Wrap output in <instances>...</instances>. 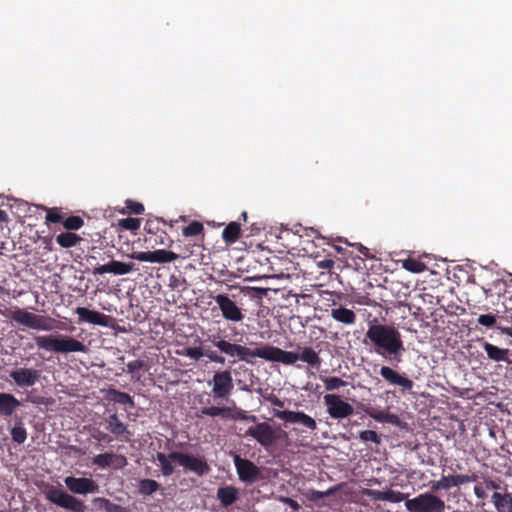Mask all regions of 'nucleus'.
<instances>
[{
	"label": "nucleus",
	"mask_w": 512,
	"mask_h": 512,
	"mask_svg": "<svg viewBox=\"0 0 512 512\" xmlns=\"http://www.w3.org/2000/svg\"><path fill=\"white\" fill-rule=\"evenodd\" d=\"M361 493L373 501L399 503L405 500V507L409 512H444L445 510V502L432 491L421 493L412 499H407L408 494L392 489L380 491L364 488Z\"/></svg>",
	"instance_id": "nucleus-1"
},
{
	"label": "nucleus",
	"mask_w": 512,
	"mask_h": 512,
	"mask_svg": "<svg viewBox=\"0 0 512 512\" xmlns=\"http://www.w3.org/2000/svg\"><path fill=\"white\" fill-rule=\"evenodd\" d=\"M367 340L373 345L377 354L389 359L392 364L397 365L402 362L405 347L401 333L394 326L385 324L369 325L364 342Z\"/></svg>",
	"instance_id": "nucleus-2"
},
{
	"label": "nucleus",
	"mask_w": 512,
	"mask_h": 512,
	"mask_svg": "<svg viewBox=\"0 0 512 512\" xmlns=\"http://www.w3.org/2000/svg\"><path fill=\"white\" fill-rule=\"evenodd\" d=\"M34 341L39 349L53 353H86L88 351L87 346L81 341L62 334H58L56 336L40 335L36 336Z\"/></svg>",
	"instance_id": "nucleus-3"
},
{
	"label": "nucleus",
	"mask_w": 512,
	"mask_h": 512,
	"mask_svg": "<svg viewBox=\"0 0 512 512\" xmlns=\"http://www.w3.org/2000/svg\"><path fill=\"white\" fill-rule=\"evenodd\" d=\"M212 345L218 349V354L228 359L230 364H234L237 361L251 363L253 358H259V347L251 349L247 346L232 343L219 336H212Z\"/></svg>",
	"instance_id": "nucleus-4"
},
{
	"label": "nucleus",
	"mask_w": 512,
	"mask_h": 512,
	"mask_svg": "<svg viewBox=\"0 0 512 512\" xmlns=\"http://www.w3.org/2000/svg\"><path fill=\"white\" fill-rule=\"evenodd\" d=\"M45 496L49 502L71 512H86V505L82 500L55 486H50Z\"/></svg>",
	"instance_id": "nucleus-5"
},
{
	"label": "nucleus",
	"mask_w": 512,
	"mask_h": 512,
	"mask_svg": "<svg viewBox=\"0 0 512 512\" xmlns=\"http://www.w3.org/2000/svg\"><path fill=\"white\" fill-rule=\"evenodd\" d=\"M170 459L199 477L208 474L211 470L209 464L203 457H195L190 454L172 451L170 452Z\"/></svg>",
	"instance_id": "nucleus-6"
},
{
	"label": "nucleus",
	"mask_w": 512,
	"mask_h": 512,
	"mask_svg": "<svg viewBox=\"0 0 512 512\" xmlns=\"http://www.w3.org/2000/svg\"><path fill=\"white\" fill-rule=\"evenodd\" d=\"M212 394L215 399L228 400L234 390V382L230 370L216 371L212 377Z\"/></svg>",
	"instance_id": "nucleus-7"
},
{
	"label": "nucleus",
	"mask_w": 512,
	"mask_h": 512,
	"mask_svg": "<svg viewBox=\"0 0 512 512\" xmlns=\"http://www.w3.org/2000/svg\"><path fill=\"white\" fill-rule=\"evenodd\" d=\"M10 318L17 323L32 329L43 331H49L52 329L50 318L28 312L21 308H16L12 312Z\"/></svg>",
	"instance_id": "nucleus-8"
},
{
	"label": "nucleus",
	"mask_w": 512,
	"mask_h": 512,
	"mask_svg": "<svg viewBox=\"0 0 512 512\" xmlns=\"http://www.w3.org/2000/svg\"><path fill=\"white\" fill-rule=\"evenodd\" d=\"M259 358L271 362H280L285 365H293L298 360V353L285 351L266 344L259 347Z\"/></svg>",
	"instance_id": "nucleus-9"
},
{
	"label": "nucleus",
	"mask_w": 512,
	"mask_h": 512,
	"mask_svg": "<svg viewBox=\"0 0 512 512\" xmlns=\"http://www.w3.org/2000/svg\"><path fill=\"white\" fill-rule=\"evenodd\" d=\"M246 435L253 437L264 448L271 447L279 439L278 433L266 422L249 427Z\"/></svg>",
	"instance_id": "nucleus-10"
},
{
	"label": "nucleus",
	"mask_w": 512,
	"mask_h": 512,
	"mask_svg": "<svg viewBox=\"0 0 512 512\" xmlns=\"http://www.w3.org/2000/svg\"><path fill=\"white\" fill-rule=\"evenodd\" d=\"M324 403L327 406V412L333 419H342L351 416L354 408L348 402L342 400L336 394H326Z\"/></svg>",
	"instance_id": "nucleus-11"
},
{
	"label": "nucleus",
	"mask_w": 512,
	"mask_h": 512,
	"mask_svg": "<svg viewBox=\"0 0 512 512\" xmlns=\"http://www.w3.org/2000/svg\"><path fill=\"white\" fill-rule=\"evenodd\" d=\"M233 462L240 481L253 483L260 477L261 471L254 462L241 458L240 455H234Z\"/></svg>",
	"instance_id": "nucleus-12"
},
{
	"label": "nucleus",
	"mask_w": 512,
	"mask_h": 512,
	"mask_svg": "<svg viewBox=\"0 0 512 512\" xmlns=\"http://www.w3.org/2000/svg\"><path fill=\"white\" fill-rule=\"evenodd\" d=\"M214 300L221 310L222 316L225 320L231 322H241L244 319V314L240 307L229 298L226 294H217Z\"/></svg>",
	"instance_id": "nucleus-13"
},
{
	"label": "nucleus",
	"mask_w": 512,
	"mask_h": 512,
	"mask_svg": "<svg viewBox=\"0 0 512 512\" xmlns=\"http://www.w3.org/2000/svg\"><path fill=\"white\" fill-rule=\"evenodd\" d=\"M273 416L287 423H298L310 431L317 429L316 421L302 411L274 410Z\"/></svg>",
	"instance_id": "nucleus-14"
},
{
	"label": "nucleus",
	"mask_w": 512,
	"mask_h": 512,
	"mask_svg": "<svg viewBox=\"0 0 512 512\" xmlns=\"http://www.w3.org/2000/svg\"><path fill=\"white\" fill-rule=\"evenodd\" d=\"M64 483L74 494L86 495L99 491V485L92 478L68 476L64 479Z\"/></svg>",
	"instance_id": "nucleus-15"
},
{
	"label": "nucleus",
	"mask_w": 512,
	"mask_h": 512,
	"mask_svg": "<svg viewBox=\"0 0 512 512\" xmlns=\"http://www.w3.org/2000/svg\"><path fill=\"white\" fill-rule=\"evenodd\" d=\"M130 258L142 261V262H151V263H169L177 260L179 255L164 249H159L155 251H139L132 252L129 255Z\"/></svg>",
	"instance_id": "nucleus-16"
},
{
	"label": "nucleus",
	"mask_w": 512,
	"mask_h": 512,
	"mask_svg": "<svg viewBox=\"0 0 512 512\" xmlns=\"http://www.w3.org/2000/svg\"><path fill=\"white\" fill-rule=\"evenodd\" d=\"M75 313L78 315V324L89 323L93 325L108 327L112 318L96 310H90L86 307H77Z\"/></svg>",
	"instance_id": "nucleus-17"
},
{
	"label": "nucleus",
	"mask_w": 512,
	"mask_h": 512,
	"mask_svg": "<svg viewBox=\"0 0 512 512\" xmlns=\"http://www.w3.org/2000/svg\"><path fill=\"white\" fill-rule=\"evenodd\" d=\"M201 415L209 417H221L222 419H246L242 410H235L229 406H208L200 409Z\"/></svg>",
	"instance_id": "nucleus-18"
},
{
	"label": "nucleus",
	"mask_w": 512,
	"mask_h": 512,
	"mask_svg": "<svg viewBox=\"0 0 512 512\" xmlns=\"http://www.w3.org/2000/svg\"><path fill=\"white\" fill-rule=\"evenodd\" d=\"M41 372L33 368H20L10 372V377L19 387H31L39 380Z\"/></svg>",
	"instance_id": "nucleus-19"
},
{
	"label": "nucleus",
	"mask_w": 512,
	"mask_h": 512,
	"mask_svg": "<svg viewBox=\"0 0 512 512\" xmlns=\"http://www.w3.org/2000/svg\"><path fill=\"white\" fill-rule=\"evenodd\" d=\"M134 263L121 262L112 260L107 264L99 265L93 269L94 275H102L105 273H113L115 275H125L134 270Z\"/></svg>",
	"instance_id": "nucleus-20"
},
{
	"label": "nucleus",
	"mask_w": 512,
	"mask_h": 512,
	"mask_svg": "<svg viewBox=\"0 0 512 512\" xmlns=\"http://www.w3.org/2000/svg\"><path fill=\"white\" fill-rule=\"evenodd\" d=\"M105 429L121 438L124 441H129L132 433L127 429V426L120 420L116 412L110 414L105 418Z\"/></svg>",
	"instance_id": "nucleus-21"
},
{
	"label": "nucleus",
	"mask_w": 512,
	"mask_h": 512,
	"mask_svg": "<svg viewBox=\"0 0 512 512\" xmlns=\"http://www.w3.org/2000/svg\"><path fill=\"white\" fill-rule=\"evenodd\" d=\"M380 375L392 385L400 386L405 390H411L413 388V381L404 375H401L396 370L388 366H382L380 369Z\"/></svg>",
	"instance_id": "nucleus-22"
},
{
	"label": "nucleus",
	"mask_w": 512,
	"mask_h": 512,
	"mask_svg": "<svg viewBox=\"0 0 512 512\" xmlns=\"http://www.w3.org/2000/svg\"><path fill=\"white\" fill-rule=\"evenodd\" d=\"M185 355L194 360H199L203 356H206L211 362L221 365L225 364L224 356L218 354L216 350H206L204 352L201 347H189L186 349Z\"/></svg>",
	"instance_id": "nucleus-23"
},
{
	"label": "nucleus",
	"mask_w": 512,
	"mask_h": 512,
	"mask_svg": "<svg viewBox=\"0 0 512 512\" xmlns=\"http://www.w3.org/2000/svg\"><path fill=\"white\" fill-rule=\"evenodd\" d=\"M330 316L337 322L345 325H354L356 323L357 316L355 312L342 305L334 307L330 311Z\"/></svg>",
	"instance_id": "nucleus-24"
},
{
	"label": "nucleus",
	"mask_w": 512,
	"mask_h": 512,
	"mask_svg": "<svg viewBox=\"0 0 512 512\" xmlns=\"http://www.w3.org/2000/svg\"><path fill=\"white\" fill-rule=\"evenodd\" d=\"M20 405V401L14 395L0 393V415L10 417Z\"/></svg>",
	"instance_id": "nucleus-25"
},
{
	"label": "nucleus",
	"mask_w": 512,
	"mask_h": 512,
	"mask_svg": "<svg viewBox=\"0 0 512 512\" xmlns=\"http://www.w3.org/2000/svg\"><path fill=\"white\" fill-rule=\"evenodd\" d=\"M239 497V490L234 486L220 487L217 490V499L220 501L223 507H229Z\"/></svg>",
	"instance_id": "nucleus-26"
},
{
	"label": "nucleus",
	"mask_w": 512,
	"mask_h": 512,
	"mask_svg": "<svg viewBox=\"0 0 512 512\" xmlns=\"http://www.w3.org/2000/svg\"><path fill=\"white\" fill-rule=\"evenodd\" d=\"M105 399L109 402H114V403H118L121 405H128L131 408H133L135 406L134 399L130 394H128L126 392L119 391L114 388H109L106 391Z\"/></svg>",
	"instance_id": "nucleus-27"
},
{
	"label": "nucleus",
	"mask_w": 512,
	"mask_h": 512,
	"mask_svg": "<svg viewBox=\"0 0 512 512\" xmlns=\"http://www.w3.org/2000/svg\"><path fill=\"white\" fill-rule=\"evenodd\" d=\"M492 502L498 512H512V493L494 492Z\"/></svg>",
	"instance_id": "nucleus-28"
},
{
	"label": "nucleus",
	"mask_w": 512,
	"mask_h": 512,
	"mask_svg": "<svg viewBox=\"0 0 512 512\" xmlns=\"http://www.w3.org/2000/svg\"><path fill=\"white\" fill-rule=\"evenodd\" d=\"M481 345L489 359L496 362L505 361L507 359L509 353L508 349L499 348L483 339L481 340Z\"/></svg>",
	"instance_id": "nucleus-29"
},
{
	"label": "nucleus",
	"mask_w": 512,
	"mask_h": 512,
	"mask_svg": "<svg viewBox=\"0 0 512 512\" xmlns=\"http://www.w3.org/2000/svg\"><path fill=\"white\" fill-rule=\"evenodd\" d=\"M241 236V226L238 222H230L222 231V239L226 244H234Z\"/></svg>",
	"instance_id": "nucleus-30"
},
{
	"label": "nucleus",
	"mask_w": 512,
	"mask_h": 512,
	"mask_svg": "<svg viewBox=\"0 0 512 512\" xmlns=\"http://www.w3.org/2000/svg\"><path fill=\"white\" fill-rule=\"evenodd\" d=\"M298 360L307 363L312 368H319L321 365V358L312 347H304L298 354Z\"/></svg>",
	"instance_id": "nucleus-31"
},
{
	"label": "nucleus",
	"mask_w": 512,
	"mask_h": 512,
	"mask_svg": "<svg viewBox=\"0 0 512 512\" xmlns=\"http://www.w3.org/2000/svg\"><path fill=\"white\" fill-rule=\"evenodd\" d=\"M82 238L72 232H62L56 236V242L62 248H71L76 246Z\"/></svg>",
	"instance_id": "nucleus-32"
},
{
	"label": "nucleus",
	"mask_w": 512,
	"mask_h": 512,
	"mask_svg": "<svg viewBox=\"0 0 512 512\" xmlns=\"http://www.w3.org/2000/svg\"><path fill=\"white\" fill-rule=\"evenodd\" d=\"M93 502L99 507V509L104 510L105 512H128L126 507L112 503L109 499L104 497H97Z\"/></svg>",
	"instance_id": "nucleus-33"
},
{
	"label": "nucleus",
	"mask_w": 512,
	"mask_h": 512,
	"mask_svg": "<svg viewBox=\"0 0 512 512\" xmlns=\"http://www.w3.org/2000/svg\"><path fill=\"white\" fill-rule=\"evenodd\" d=\"M456 487L453 474L452 475H442L441 478L437 481H433L431 483V491L432 492H438V491H448L451 488Z\"/></svg>",
	"instance_id": "nucleus-34"
},
{
	"label": "nucleus",
	"mask_w": 512,
	"mask_h": 512,
	"mask_svg": "<svg viewBox=\"0 0 512 512\" xmlns=\"http://www.w3.org/2000/svg\"><path fill=\"white\" fill-rule=\"evenodd\" d=\"M156 459L160 463L161 472L164 476H170L174 473V467L171 463L173 460L170 459V453L166 455L162 452H158Z\"/></svg>",
	"instance_id": "nucleus-35"
},
{
	"label": "nucleus",
	"mask_w": 512,
	"mask_h": 512,
	"mask_svg": "<svg viewBox=\"0 0 512 512\" xmlns=\"http://www.w3.org/2000/svg\"><path fill=\"white\" fill-rule=\"evenodd\" d=\"M367 414L378 422H386V423H396L398 421V417L395 414L385 412V411H377V410H369Z\"/></svg>",
	"instance_id": "nucleus-36"
},
{
	"label": "nucleus",
	"mask_w": 512,
	"mask_h": 512,
	"mask_svg": "<svg viewBox=\"0 0 512 512\" xmlns=\"http://www.w3.org/2000/svg\"><path fill=\"white\" fill-rule=\"evenodd\" d=\"M403 268L412 273H421L427 269V266L418 259L408 258L403 261Z\"/></svg>",
	"instance_id": "nucleus-37"
},
{
	"label": "nucleus",
	"mask_w": 512,
	"mask_h": 512,
	"mask_svg": "<svg viewBox=\"0 0 512 512\" xmlns=\"http://www.w3.org/2000/svg\"><path fill=\"white\" fill-rule=\"evenodd\" d=\"M160 488V484L152 479H143L139 482V492L143 495H151Z\"/></svg>",
	"instance_id": "nucleus-38"
},
{
	"label": "nucleus",
	"mask_w": 512,
	"mask_h": 512,
	"mask_svg": "<svg viewBox=\"0 0 512 512\" xmlns=\"http://www.w3.org/2000/svg\"><path fill=\"white\" fill-rule=\"evenodd\" d=\"M63 227L68 230H79L84 225V220L80 216L71 215L62 221Z\"/></svg>",
	"instance_id": "nucleus-39"
},
{
	"label": "nucleus",
	"mask_w": 512,
	"mask_h": 512,
	"mask_svg": "<svg viewBox=\"0 0 512 512\" xmlns=\"http://www.w3.org/2000/svg\"><path fill=\"white\" fill-rule=\"evenodd\" d=\"M92 463L100 468L109 467L113 464V453L98 454L93 458Z\"/></svg>",
	"instance_id": "nucleus-40"
},
{
	"label": "nucleus",
	"mask_w": 512,
	"mask_h": 512,
	"mask_svg": "<svg viewBox=\"0 0 512 512\" xmlns=\"http://www.w3.org/2000/svg\"><path fill=\"white\" fill-rule=\"evenodd\" d=\"M204 230V226L199 221H192L188 226L184 227L182 234L185 237H192L201 234Z\"/></svg>",
	"instance_id": "nucleus-41"
},
{
	"label": "nucleus",
	"mask_w": 512,
	"mask_h": 512,
	"mask_svg": "<svg viewBox=\"0 0 512 512\" xmlns=\"http://www.w3.org/2000/svg\"><path fill=\"white\" fill-rule=\"evenodd\" d=\"M323 382H324L325 389L327 391L338 390L339 388L347 385L346 381H344L341 378L336 377V376L325 378L323 380Z\"/></svg>",
	"instance_id": "nucleus-42"
},
{
	"label": "nucleus",
	"mask_w": 512,
	"mask_h": 512,
	"mask_svg": "<svg viewBox=\"0 0 512 512\" xmlns=\"http://www.w3.org/2000/svg\"><path fill=\"white\" fill-rule=\"evenodd\" d=\"M359 438L363 442H373L379 445L382 441L381 435L373 430H364L359 433Z\"/></svg>",
	"instance_id": "nucleus-43"
},
{
	"label": "nucleus",
	"mask_w": 512,
	"mask_h": 512,
	"mask_svg": "<svg viewBox=\"0 0 512 512\" xmlns=\"http://www.w3.org/2000/svg\"><path fill=\"white\" fill-rule=\"evenodd\" d=\"M11 436L13 441L22 444L27 439L26 429L22 425H16L11 429Z\"/></svg>",
	"instance_id": "nucleus-44"
},
{
	"label": "nucleus",
	"mask_w": 512,
	"mask_h": 512,
	"mask_svg": "<svg viewBox=\"0 0 512 512\" xmlns=\"http://www.w3.org/2000/svg\"><path fill=\"white\" fill-rule=\"evenodd\" d=\"M339 488H340V486L336 485V486L330 487L326 491L311 490L310 491V500L317 501V500L323 499L325 497L331 496L335 492H337L339 490Z\"/></svg>",
	"instance_id": "nucleus-45"
},
{
	"label": "nucleus",
	"mask_w": 512,
	"mask_h": 512,
	"mask_svg": "<svg viewBox=\"0 0 512 512\" xmlns=\"http://www.w3.org/2000/svg\"><path fill=\"white\" fill-rule=\"evenodd\" d=\"M140 220L137 218H124L119 220V226L125 230L135 231L140 228Z\"/></svg>",
	"instance_id": "nucleus-46"
},
{
	"label": "nucleus",
	"mask_w": 512,
	"mask_h": 512,
	"mask_svg": "<svg viewBox=\"0 0 512 512\" xmlns=\"http://www.w3.org/2000/svg\"><path fill=\"white\" fill-rule=\"evenodd\" d=\"M477 322L486 328H493L496 325L497 317L494 314H481Z\"/></svg>",
	"instance_id": "nucleus-47"
},
{
	"label": "nucleus",
	"mask_w": 512,
	"mask_h": 512,
	"mask_svg": "<svg viewBox=\"0 0 512 512\" xmlns=\"http://www.w3.org/2000/svg\"><path fill=\"white\" fill-rule=\"evenodd\" d=\"M45 219H46L47 222H50V223H60V222L62 223L63 216L58 211L57 208H51V209H47V213H46Z\"/></svg>",
	"instance_id": "nucleus-48"
},
{
	"label": "nucleus",
	"mask_w": 512,
	"mask_h": 512,
	"mask_svg": "<svg viewBox=\"0 0 512 512\" xmlns=\"http://www.w3.org/2000/svg\"><path fill=\"white\" fill-rule=\"evenodd\" d=\"M126 208L129 210L132 214H142L144 212V206L140 202H136L133 200H127L126 202Z\"/></svg>",
	"instance_id": "nucleus-49"
},
{
	"label": "nucleus",
	"mask_w": 512,
	"mask_h": 512,
	"mask_svg": "<svg viewBox=\"0 0 512 512\" xmlns=\"http://www.w3.org/2000/svg\"><path fill=\"white\" fill-rule=\"evenodd\" d=\"M114 468L121 469L127 465V458L121 454L113 453V464Z\"/></svg>",
	"instance_id": "nucleus-50"
},
{
	"label": "nucleus",
	"mask_w": 512,
	"mask_h": 512,
	"mask_svg": "<svg viewBox=\"0 0 512 512\" xmlns=\"http://www.w3.org/2000/svg\"><path fill=\"white\" fill-rule=\"evenodd\" d=\"M127 372L134 373L138 370H141L144 367V362L142 360H134L130 361L127 365Z\"/></svg>",
	"instance_id": "nucleus-51"
},
{
	"label": "nucleus",
	"mask_w": 512,
	"mask_h": 512,
	"mask_svg": "<svg viewBox=\"0 0 512 512\" xmlns=\"http://www.w3.org/2000/svg\"><path fill=\"white\" fill-rule=\"evenodd\" d=\"M453 478L456 487L468 484V474H453Z\"/></svg>",
	"instance_id": "nucleus-52"
},
{
	"label": "nucleus",
	"mask_w": 512,
	"mask_h": 512,
	"mask_svg": "<svg viewBox=\"0 0 512 512\" xmlns=\"http://www.w3.org/2000/svg\"><path fill=\"white\" fill-rule=\"evenodd\" d=\"M186 281L185 279H179L177 276L175 275H171L170 278H169V286L172 288V289H176L180 286V284H185Z\"/></svg>",
	"instance_id": "nucleus-53"
},
{
	"label": "nucleus",
	"mask_w": 512,
	"mask_h": 512,
	"mask_svg": "<svg viewBox=\"0 0 512 512\" xmlns=\"http://www.w3.org/2000/svg\"><path fill=\"white\" fill-rule=\"evenodd\" d=\"M317 266L321 269L331 270L334 266V261L332 259H324L317 262Z\"/></svg>",
	"instance_id": "nucleus-54"
},
{
	"label": "nucleus",
	"mask_w": 512,
	"mask_h": 512,
	"mask_svg": "<svg viewBox=\"0 0 512 512\" xmlns=\"http://www.w3.org/2000/svg\"><path fill=\"white\" fill-rule=\"evenodd\" d=\"M281 501L284 504L289 505L294 511H298L300 509V505L298 504V502L293 500L292 498L283 497L281 498Z\"/></svg>",
	"instance_id": "nucleus-55"
},
{
	"label": "nucleus",
	"mask_w": 512,
	"mask_h": 512,
	"mask_svg": "<svg viewBox=\"0 0 512 512\" xmlns=\"http://www.w3.org/2000/svg\"><path fill=\"white\" fill-rule=\"evenodd\" d=\"M267 400L275 407L283 408L284 402L276 395H270Z\"/></svg>",
	"instance_id": "nucleus-56"
},
{
	"label": "nucleus",
	"mask_w": 512,
	"mask_h": 512,
	"mask_svg": "<svg viewBox=\"0 0 512 512\" xmlns=\"http://www.w3.org/2000/svg\"><path fill=\"white\" fill-rule=\"evenodd\" d=\"M474 494L479 499H485L487 497V494H486L483 486L480 484H477L474 486Z\"/></svg>",
	"instance_id": "nucleus-57"
},
{
	"label": "nucleus",
	"mask_w": 512,
	"mask_h": 512,
	"mask_svg": "<svg viewBox=\"0 0 512 512\" xmlns=\"http://www.w3.org/2000/svg\"><path fill=\"white\" fill-rule=\"evenodd\" d=\"M94 438L97 439L98 441H104V442L112 441V438L108 434L101 432V431H98L97 434L94 435Z\"/></svg>",
	"instance_id": "nucleus-58"
},
{
	"label": "nucleus",
	"mask_w": 512,
	"mask_h": 512,
	"mask_svg": "<svg viewBox=\"0 0 512 512\" xmlns=\"http://www.w3.org/2000/svg\"><path fill=\"white\" fill-rule=\"evenodd\" d=\"M484 483H485L487 489H495V490L500 489L499 483H497L491 479L485 480Z\"/></svg>",
	"instance_id": "nucleus-59"
},
{
	"label": "nucleus",
	"mask_w": 512,
	"mask_h": 512,
	"mask_svg": "<svg viewBox=\"0 0 512 512\" xmlns=\"http://www.w3.org/2000/svg\"><path fill=\"white\" fill-rule=\"evenodd\" d=\"M154 222L153 221H147L146 224H145V231L148 233V234H155L156 232L154 231Z\"/></svg>",
	"instance_id": "nucleus-60"
},
{
	"label": "nucleus",
	"mask_w": 512,
	"mask_h": 512,
	"mask_svg": "<svg viewBox=\"0 0 512 512\" xmlns=\"http://www.w3.org/2000/svg\"><path fill=\"white\" fill-rule=\"evenodd\" d=\"M358 250L363 256L369 257V249L367 247L363 246L362 244H359Z\"/></svg>",
	"instance_id": "nucleus-61"
},
{
	"label": "nucleus",
	"mask_w": 512,
	"mask_h": 512,
	"mask_svg": "<svg viewBox=\"0 0 512 512\" xmlns=\"http://www.w3.org/2000/svg\"><path fill=\"white\" fill-rule=\"evenodd\" d=\"M9 221L8 214L0 209V223H7Z\"/></svg>",
	"instance_id": "nucleus-62"
},
{
	"label": "nucleus",
	"mask_w": 512,
	"mask_h": 512,
	"mask_svg": "<svg viewBox=\"0 0 512 512\" xmlns=\"http://www.w3.org/2000/svg\"><path fill=\"white\" fill-rule=\"evenodd\" d=\"M478 475L476 473L468 474V483L477 482Z\"/></svg>",
	"instance_id": "nucleus-63"
},
{
	"label": "nucleus",
	"mask_w": 512,
	"mask_h": 512,
	"mask_svg": "<svg viewBox=\"0 0 512 512\" xmlns=\"http://www.w3.org/2000/svg\"><path fill=\"white\" fill-rule=\"evenodd\" d=\"M368 483L369 485H379L380 484V480L378 478H371L368 480Z\"/></svg>",
	"instance_id": "nucleus-64"
}]
</instances>
